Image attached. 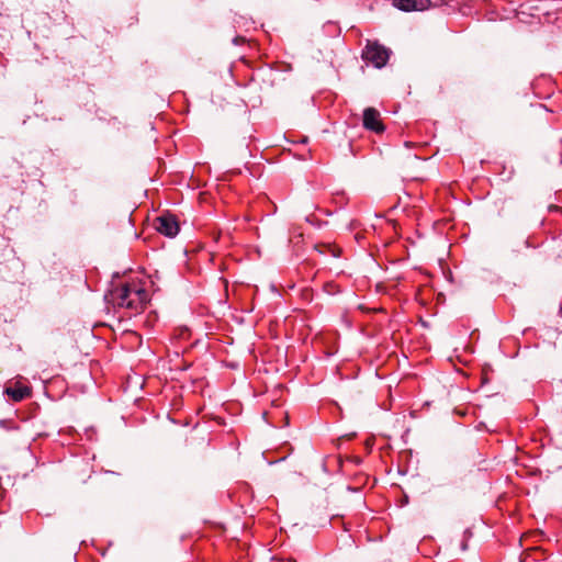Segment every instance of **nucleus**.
<instances>
[{"label": "nucleus", "instance_id": "1", "mask_svg": "<svg viewBox=\"0 0 562 562\" xmlns=\"http://www.w3.org/2000/svg\"><path fill=\"white\" fill-rule=\"evenodd\" d=\"M112 300L116 306L138 313L147 301V292L135 284H124L112 292Z\"/></svg>", "mask_w": 562, "mask_h": 562}, {"label": "nucleus", "instance_id": "2", "mask_svg": "<svg viewBox=\"0 0 562 562\" xmlns=\"http://www.w3.org/2000/svg\"><path fill=\"white\" fill-rule=\"evenodd\" d=\"M362 57L374 67L382 68L386 65L390 58V50L378 42H368L366 49L362 53Z\"/></svg>", "mask_w": 562, "mask_h": 562}, {"label": "nucleus", "instance_id": "3", "mask_svg": "<svg viewBox=\"0 0 562 562\" xmlns=\"http://www.w3.org/2000/svg\"><path fill=\"white\" fill-rule=\"evenodd\" d=\"M155 227L158 233L167 237H175L179 233V223L176 216L170 213L158 216Z\"/></svg>", "mask_w": 562, "mask_h": 562}, {"label": "nucleus", "instance_id": "4", "mask_svg": "<svg viewBox=\"0 0 562 562\" xmlns=\"http://www.w3.org/2000/svg\"><path fill=\"white\" fill-rule=\"evenodd\" d=\"M362 125L366 130L382 133L385 127L381 121L380 112L374 108H367L363 111Z\"/></svg>", "mask_w": 562, "mask_h": 562}, {"label": "nucleus", "instance_id": "5", "mask_svg": "<svg viewBox=\"0 0 562 562\" xmlns=\"http://www.w3.org/2000/svg\"><path fill=\"white\" fill-rule=\"evenodd\" d=\"M393 5L402 11H423L428 9L429 0H391Z\"/></svg>", "mask_w": 562, "mask_h": 562}, {"label": "nucleus", "instance_id": "6", "mask_svg": "<svg viewBox=\"0 0 562 562\" xmlns=\"http://www.w3.org/2000/svg\"><path fill=\"white\" fill-rule=\"evenodd\" d=\"M4 393L14 402H21L24 398L31 396V387L20 383H15L13 386H8Z\"/></svg>", "mask_w": 562, "mask_h": 562}, {"label": "nucleus", "instance_id": "7", "mask_svg": "<svg viewBox=\"0 0 562 562\" xmlns=\"http://www.w3.org/2000/svg\"><path fill=\"white\" fill-rule=\"evenodd\" d=\"M462 549H463V550H465V549H467V544H465V543H463V544H462Z\"/></svg>", "mask_w": 562, "mask_h": 562}]
</instances>
